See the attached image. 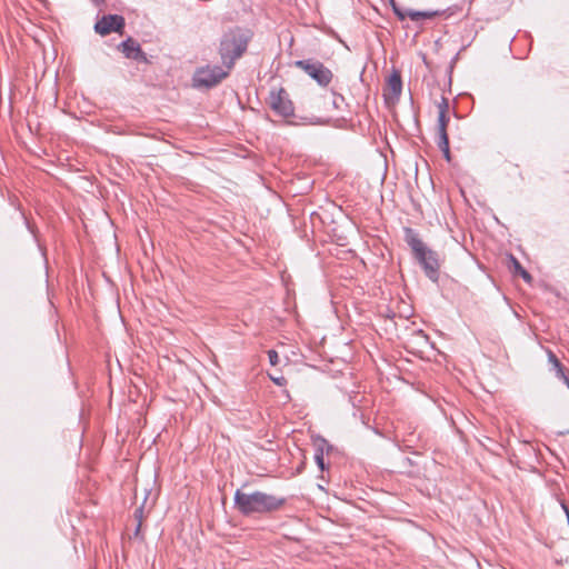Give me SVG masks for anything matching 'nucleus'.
Segmentation results:
<instances>
[{
    "instance_id": "1",
    "label": "nucleus",
    "mask_w": 569,
    "mask_h": 569,
    "mask_svg": "<svg viewBox=\"0 0 569 569\" xmlns=\"http://www.w3.org/2000/svg\"><path fill=\"white\" fill-rule=\"evenodd\" d=\"M284 497L262 491L244 492L238 489L234 493V506L244 516L271 513L283 508Z\"/></svg>"
},
{
    "instance_id": "2",
    "label": "nucleus",
    "mask_w": 569,
    "mask_h": 569,
    "mask_svg": "<svg viewBox=\"0 0 569 569\" xmlns=\"http://www.w3.org/2000/svg\"><path fill=\"white\" fill-rule=\"evenodd\" d=\"M249 37L240 29H233L224 33L219 48L222 64L231 70L236 60L247 50Z\"/></svg>"
},
{
    "instance_id": "3",
    "label": "nucleus",
    "mask_w": 569,
    "mask_h": 569,
    "mask_svg": "<svg viewBox=\"0 0 569 569\" xmlns=\"http://www.w3.org/2000/svg\"><path fill=\"white\" fill-rule=\"evenodd\" d=\"M415 257L422 266L427 277L432 281H437L440 269L439 254L429 249L419 238L411 237L408 241Z\"/></svg>"
},
{
    "instance_id": "4",
    "label": "nucleus",
    "mask_w": 569,
    "mask_h": 569,
    "mask_svg": "<svg viewBox=\"0 0 569 569\" xmlns=\"http://www.w3.org/2000/svg\"><path fill=\"white\" fill-rule=\"evenodd\" d=\"M295 66L305 71L322 87L328 86L332 80V72L320 61L312 59L298 60L295 62Z\"/></svg>"
},
{
    "instance_id": "5",
    "label": "nucleus",
    "mask_w": 569,
    "mask_h": 569,
    "mask_svg": "<svg viewBox=\"0 0 569 569\" xmlns=\"http://www.w3.org/2000/svg\"><path fill=\"white\" fill-rule=\"evenodd\" d=\"M230 70L219 66H206L196 71L193 81L197 87H213L228 77Z\"/></svg>"
},
{
    "instance_id": "6",
    "label": "nucleus",
    "mask_w": 569,
    "mask_h": 569,
    "mask_svg": "<svg viewBox=\"0 0 569 569\" xmlns=\"http://www.w3.org/2000/svg\"><path fill=\"white\" fill-rule=\"evenodd\" d=\"M269 106L283 118L293 116L295 109L287 91L283 88L272 90L269 96Z\"/></svg>"
},
{
    "instance_id": "7",
    "label": "nucleus",
    "mask_w": 569,
    "mask_h": 569,
    "mask_svg": "<svg viewBox=\"0 0 569 569\" xmlns=\"http://www.w3.org/2000/svg\"><path fill=\"white\" fill-rule=\"evenodd\" d=\"M124 27V19L118 14L103 16L94 26L97 33L107 36L111 32H120Z\"/></svg>"
},
{
    "instance_id": "8",
    "label": "nucleus",
    "mask_w": 569,
    "mask_h": 569,
    "mask_svg": "<svg viewBox=\"0 0 569 569\" xmlns=\"http://www.w3.org/2000/svg\"><path fill=\"white\" fill-rule=\"evenodd\" d=\"M390 4L392 7V10H393L395 14L401 21L405 20L408 17V18H410V20H412L415 22H421V21H425V20L433 19V18L439 16V11H432V10H428V11H415V10L403 11V10H401L398 7V4L396 3L395 0H390Z\"/></svg>"
},
{
    "instance_id": "9",
    "label": "nucleus",
    "mask_w": 569,
    "mask_h": 569,
    "mask_svg": "<svg viewBox=\"0 0 569 569\" xmlns=\"http://www.w3.org/2000/svg\"><path fill=\"white\" fill-rule=\"evenodd\" d=\"M449 103L446 98H442V100L438 103V136L439 139H441L443 136L445 138H448L447 133V126L449 122Z\"/></svg>"
},
{
    "instance_id": "10",
    "label": "nucleus",
    "mask_w": 569,
    "mask_h": 569,
    "mask_svg": "<svg viewBox=\"0 0 569 569\" xmlns=\"http://www.w3.org/2000/svg\"><path fill=\"white\" fill-rule=\"evenodd\" d=\"M402 82L401 77L398 72H393L387 81L385 88V97L386 99L398 98L401 93Z\"/></svg>"
},
{
    "instance_id": "11",
    "label": "nucleus",
    "mask_w": 569,
    "mask_h": 569,
    "mask_svg": "<svg viewBox=\"0 0 569 569\" xmlns=\"http://www.w3.org/2000/svg\"><path fill=\"white\" fill-rule=\"evenodd\" d=\"M122 52L129 59L144 60V53L142 52L140 44L133 39L129 38L121 43Z\"/></svg>"
},
{
    "instance_id": "12",
    "label": "nucleus",
    "mask_w": 569,
    "mask_h": 569,
    "mask_svg": "<svg viewBox=\"0 0 569 569\" xmlns=\"http://www.w3.org/2000/svg\"><path fill=\"white\" fill-rule=\"evenodd\" d=\"M548 359L552 366V369L556 371L557 377L569 387V378L565 373L563 366L551 350H548Z\"/></svg>"
},
{
    "instance_id": "13",
    "label": "nucleus",
    "mask_w": 569,
    "mask_h": 569,
    "mask_svg": "<svg viewBox=\"0 0 569 569\" xmlns=\"http://www.w3.org/2000/svg\"><path fill=\"white\" fill-rule=\"evenodd\" d=\"M510 262L515 273L519 274L526 282H531V274L521 266V263L513 257H510Z\"/></svg>"
},
{
    "instance_id": "14",
    "label": "nucleus",
    "mask_w": 569,
    "mask_h": 569,
    "mask_svg": "<svg viewBox=\"0 0 569 569\" xmlns=\"http://www.w3.org/2000/svg\"><path fill=\"white\" fill-rule=\"evenodd\" d=\"M438 147L442 151L445 158L450 161V148H449V138H445V136L438 140Z\"/></svg>"
},
{
    "instance_id": "15",
    "label": "nucleus",
    "mask_w": 569,
    "mask_h": 569,
    "mask_svg": "<svg viewBox=\"0 0 569 569\" xmlns=\"http://www.w3.org/2000/svg\"><path fill=\"white\" fill-rule=\"evenodd\" d=\"M269 378L277 385V386H280V387H283L287 385V379L283 377V376H274V375H271L269 373Z\"/></svg>"
},
{
    "instance_id": "16",
    "label": "nucleus",
    "mask_w": 569,
    "mask_h": 569,
    "mask_svg": "<svg viewBox=\"0 0 569 569\" xmlns=\"http://www.w3.org/2000/svg\"><path fill=\"white\" fill-rule=\"evenodd\" d=\"M268 358L271 366H277L279 363V356L278 352L274 350L268 351Z\"/></svg>"
},
{
    "instance_id": "17",
    "label": "nucleus",
    "mask_w": 569,
    "mask_h": 569,
    "mask_svg": "<svg viewBox=\"0 0 569 569\" xmlns=\"http://www.w3.org/2000/svg\"><path fill=\"white\" fill-rule=\"evenodd\" d=\"M316 459V462L318 465V467L321 469V470H325V459H323V453L322 451H320L319 453L316 455L315 457Z\"/></svg>"
},
{
    "instance_id": "18",
    "label": "nucleus",
    "mask_w": 569,
    "mask_h": 569,
    "mask_svg": "<svg viewBox=\"0 0 569 569\" xmlns=\"http://www.w3.org/2000/svg\"><path fill=\"white\" fill-rule=\"evenodd\" d=\"M93 2H96L97 4H99L100 2H102L103 0H92Z\"/></svg>"
}]
</instances>
